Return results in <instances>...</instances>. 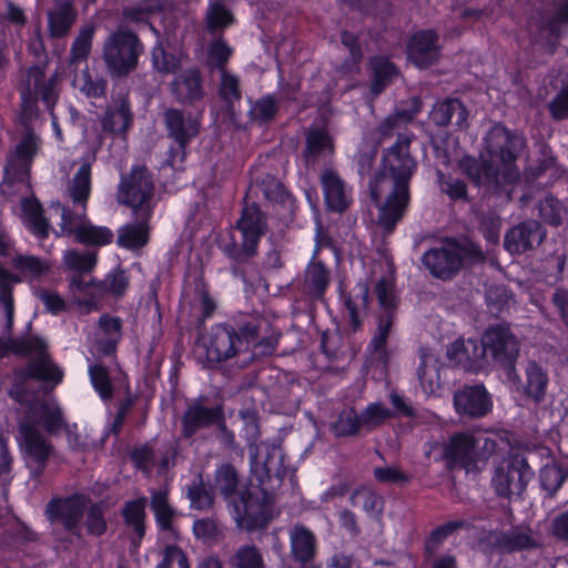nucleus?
Wrapping results in <instances>:
<instances>
[{
	"label": "nucleus",
	"mask_w": 568,
	"mask_h": 568,
	"mask_svg": "<svg viewBox=\"0 0 568 568\" xmlns=\"http://www.w3.org/2000/svg\"><path fill=\"white\" fill-rule=\"evenodd\" d=\"M408 140L399 139L383 156L379 171L369 184L378 207V225L392 232L409 204V181L416 168L408 151Z\"/></svg>",
	"instance_id": "obj_1"
},
{
	"label": "nucleus",
	"mask_w": 568,
	"mask_h": 568,
	"mask_svg": "<svg viewBox=\"0 0 568 568\" xmlns=\"http://www.w3.org/2000/svg\"><path fill=\"white\" fill-rule=\"evenodd\" d=\"M524 145L521 135L509 132L503 125H494L485 138L480 160L465 158L459 166L475 184L500 189L510 199L515 185L520 183L515 160Z\"/></svg>",
	"instance_id": "obj_2"
},
{
	"label": "nucleus",
	"mask_w": 568,
	"mask_h": 568,
	"mask_svg": "<svg viewBox=\"0 0 568 568\" xmlns=\"http://www.w3.org/2000/svg\"><path fill=\"white\" fill-rule=\"evenodd\" d=\"M16 280L7 270L0 266V357L10 352L28 355L32 358L27 368L30 377L53 382L54 385L62 381V371L47 355V345L40 337L27 339H12L14 302L12 297V284Z\"/></svg>",
	"instance_id": "obj_3"
},
{
	"label": "nucleus",
	"mask_w": 568,
	"mask_h": 568,
	"mask_svg": "<svg viewBox=\"0 0 568 568\" xmlns=\"http://www.w3.org/2000/svg\"><path fill=\"white\" fill-rule=\"evenodd\" d=\"M63 426L62 412L54 397L45 396L31 403L19 428V443L29 467L40 470L51 449L38 428L55 433Z\"/></svg>",
	"instance_id": "obj_4"
},
{
	"label": "nucleus",
	"mask_w": 568,
	"mask_h": 568,
	"mask_svg": "<svg viewBox=\"0 0 568 568\" xmlns=\"http://www.w3.org/2000/svg\"><path fill=\"white\" fill-rule=\"evenodd\" d=\"M237 487L235 469L223 465L216 470L214 490L219 491L233 505L232 516L241 529L253 530L261 528L270 520V509L266 501L252 493L234 496Z\"/></svg>",
	"instance_id": "obj_5"
},
{
	"label": "nucleus",
	"mask_w": 568,
	"mask_h": 568,
	"mask_svg": "<svg viewBox=\"0 0 568 568\" xmlns=\"http://www.w3.org/2000/svg\"><path fill=\"white\" fill-rule=\"evenodd\" d=\"M45 514L51 523H61L75 538L81 537V519L84 514V525L89 534L100 536L106 528L101 506L89 507V500L83 495L53 500L48 505Z\"/></svg>",
	"instance_id": "obj_6"
},
{
	"label": "nucleus",
	"mask_w": 568,
	"mask_h": 568,
	"mask_svg": "<svg viewBox=\"0 0 568 568\" xmlns=\"http://www.w3.org/2000/svg\"><path fill=\"white\" fill-rule=\"evenodd\" d=\"M481 250L473 242H457L447 239L439 246L424 253L423 263L435 276L447 280L454 276L463 266L483 261Z\"/></svg>",
	"instance_id": "obj_7"
},
{
	"label": "nucleus",
	"mask_w": 568,
	"mask_h": 568,
	"mask_svg": "<svg viewBox=\"0 0 568 568\" xmlns=\"http://www.w3.org/2000/svg\"><path fill=\"white\" fill-rule=\"evenodd\" d=\"M479 439L471 433H456L443 443L430 445L428 454L435 460H444L449 468H463L467 475H477L485 465L487 455L479 453Z\"/></svg>",
	"instance_id": "obj_8"
},
{
	"label": "nucleus",
	"mask_w": 568,
	"mask_h": 568,
	"mask_svg": "<svg viewBox=\"0 0 568 568\" xmlns=\"http://www.w3.org/2000/svg\"><path fill=\"white\" fill-rule=\"evenodd\" d=\"M40 148L41 139L34 132L27 131L21 136L4 169L3 194L7 196L28 194L31 165Z\"/></svg>",
	"instance_id": "obj_9"
},
{
	"label": "nucleus",
	"mask_w": 568,
	"mask_h": 568,
	"mask_svg": "<svg viewBox=\"0 0 568 568\" xmlns=\"http://www.w3.org/2000/svg\"><path fill=\"white\" fill-rule=\"evenodd\" d=\"M154 183L151 173L144 166L136 165L122 176L118 201L130 206L134 216H152Z\"/></svg>",
	"instance_id": "obj_10"
},
{
	"label": "nucleus",
	"mask_w": 568,
	"mask_h": 568,
	"mask_svg": "<svg viewBox=\"0 0 568 568\" xmlns=\"http://www.w3.org/2000/svg\"><path fill=\"white\" fill-rule=\"evenodd\" d=\"M256 336V327L247 324L237 334L232 327L215 325L202 338L206 357L211 362L226 361L244 351L253 343Z\"/></svg>",
	"instance_id": "obj_11"
},
{
	"label": "nucleus",
	"mask_w": 568,
	"mask_h": 568,
	"mask_svg": "<svg viewBox=\"0 0 568 568\" xmlns=\"http://www.w3.org/2000/svg\"><path fill=\"white\" fill-rule=\"evenodd\" d=\"M480 344V354L485 369L493 365L509 368V377H515L516 382L519 383V378L511 371L518 356L519 347L509 327L504 325L489 327L483 334Z\"/></svg>",
	"instance_id": "obj_12"
},
{
	"label": "nucleus",
	"mask_w": 568,
	"mask_h": 568,
	"mask_svg": "<svg viewBox=\"0 0 568 568\" xmlns=\"http://www.w3.org/2000/svg\"><path fill=\"white\" fill-rule=\"evenodd\" d=\"M532 477L534 471L526 459L519 455H510L495 467L491 485L499 496H518L525 491Z\"/></svg>",
	"instance_id": "obj_13"
},
{
	"label": "nucleus",
	"mask_w": 568,
	"mask_h": 568,
	"mask_svg": "<svg viewBox=\"0 0 568 568\" xmlns=\"http://www.w3.org/2000/svg\"><path fill=\"white\" fill-rule=\"evenodd\" d=\"M142 51L141 43L132 32L118 31L104 44V60L114 75H123L133 70Z\"/></svg>",
	"instance_id": "obj_14"
},
{
	"label": "nucleus",
	"mask_w": 568,
	"mask_h": 568,
	"mask_svg": "<svg viewBox=\"0 0 568 568\" xmlns=\"http://www.w3.org/2000/svg\"><path fill=\"white\" fill-rule=\"evenodd\" d=\"M61 229L73 234L75 241L87 245L103 246L113 240V233L106 226L92 224L84 215L72 216L67 210H62Z\"/></svg>",
	"instance_id": "obj_15"
},
{
	"label": "nucleus",
	"mask_w": 568,
	"mask_h": 568,
	"mask_svg": "<svg viewBox=\"0 0 568 568\" xmlns=\"http://www.w3.org/2000/svg\"><path fill=\"white\" fill-rule=\"evenodd\" d=\"M376 295L379 305L386 311V314L379 317L376 333L369 346L374 352L383 353L389 329L393 325V317L388 312L395 305L394 278L392 274L382 277L377 282Z\"/></svg>",
	"instance_id": "obj_16"
},
{
	"label": "nucleus",
	"mask_w": 568,
	"mask_h": 568,
	"mask_svg": "<svg viewBox=\"0 0 568 568\" xmlns=\"http://www.w3.org/2000/svg\"><path fill=\"white\" fill-rule=\"evenodd\" d=\"M545 236L546 231L537 221H525L507 232L504 245L510 254H523L539 246Z\"/></svg>",
	"instance_id": "obj_17"
},
{
	"label": "nucleus",
	"mask_w": 568,
	"mask_h": 568,
	"mask_svg": "<svg viewBox=\"0 0 568 568\" xmlns=\"http://www.w3.org/2000/svg\"><path fill=\"white\" fill-rule=\"evenodd\" d=\"M454 406L459 415L481 417L490 410L491 400L483 385H471L455 394Z\"/></svg>",
	"instance_id": "obj_18"
},
{
	"label": "nucleus",
	"mask_w": 568,
	"mask_h": 568,
	"mask_svg": "<svg viewBox=\"0 0 568 568\" xmlns=\"http://www.w3.org/2000/svg\"><path fill=\"white\" fill-rule=\"evenodd\" d=\"M265 226L264 216L257 206L246 205L243 209L236 230L241 234L242 250L246 255H252L255 252Z\"/></svg>",
	"instance_id": "obj_19"
},
{
	"label": "nucleus",
	"mask_w": 568,
	"mask_h": 568,
	"mask_svg": "<svg viewBox=\"0 0 568 568\" xmlns=\"http://www.w3.org/2000/svg\"><path fill=\"white\" fill-rule=\"evenodd\" d=\"M439 54L437 36L434 31L416 32L408 45V58L417 68H427Z\"/></svg>",
	"instance_id": "obj_20"
},
{
	"label": "nucleus",
	"mask_w": 568,
	"mask_h": 568,
	"mask_svg": "<svg viewBox=\"0 0 568 568\" xmlns=\"http://www.w3.org/2000/svg\"><path fill=\"white\" fill-rule=\"evenodd\" d=\"M480 351V342L471 338H458L448 347L447 356L455 362V364L463 366L465 369L478 372L485 369Z\"/></svg>",
	"instance_id": "obj_21"
},
{
	"label": "nucleus",
	"mask_w": 568,
	"mask_h": 568,
	"mask_svg": "<svg viewBox=\"0 0 568 568\" xmlns=\"http://www.w3.org/2000/svg\"><path fill=\"white\" fill-rule=\"evenodd\" d=\"M321 181L327 207L336 212L344 211L349 204V195L341 178L334 171L326 170Z\"/></svg>",
	"instance_id": "obj_22"
},
{
	"label": "nucleus",
	"mask_w": 568,
	"mask_h": 568,
	"mask_svg": "<svg viewBox=\"0 0 568 568\" xmlns=\"http://www.w3.org/2000/svg\"><path fill=\"white\" fill-rule=\"evenodd\" d=\"M440 363L433 352L423 351L420 363L417 368V376L422 392L426 396L435 395L440 387Z\"/></svg>",
	"instance_id": "obj_23"
},
{
	"label": "nucleus",
	"mask_w": 568,
	"mask_h": 568,
	"mask_svg": "<svg viewBox=\"0 0 568 568\" xmlns=\"http://www.w3.org/2000/svg\"><path fill=\"white\" fill-rule=\"evenodd\" d=\"M487 546L499 552H513L530 549L537 546L536 540L528 534L511 531L509 534L489 532Z\"/></svg>",
	"instance_id": "obj_24"
},
{
	"label": "nucleus",
	"mask_w": 568,
	"mask_h": 568,
	"mask_svg": "<svg viewBox=\"0 0 568 568\" xmlns=\"http://www.w3.org/2000/svg\"><path fill=\"white\" fill-rule=\"evenodd\" d=\"M344 304L348 313L349 323L353 331H356L362 325V320L366 314L368 304V283L358 282L349 292L344 296Z\"/></svg>",
	"instance_id": "obj_25"
},
{
	"label": "nucleus",
	"mask_w": 568,
	"mask_h": 568,
	"mask_svg": "<svg viewBox=\"0 0 568 568\" xmlns=\"http://www.w3.org/2000/svg\"><path fill=\"white\" fill-rule=\"evenodd\" d=\"M165 122L170 134L183 148L199 132V121L196 119H185L183 114L174 109L165 112Z\"/></svg>",
	"instance_id": "obj_26"
},
{
	"label": "nucleus",
	"mask_w": 568,
	"mask_h": 568,
	"mask_svg": "<svg viewBox=\"0 0 568 568\" xmlns=\"http://www.w3.org/2000/svg\"><path fill=\"white\" fill-rule=\"evenodd\" d=\"M165 122L170 134L183 148L199 132V121L196 119H185L183 114L174 109L165 112Z\"/></svg>",
	"instance_id": "obj_27"
},
{
	"label": "nucleus",
	"mask_w": 568,
	"mask_h": 568,
	"mask_svg": "<svg viewBox=\"0 0 568 568\" xmlns=\"http://www.w3.org/2000/svg\"><path fill=\"white\" fill-rule=\"evenodd\" d=\"M136 222L119 230L118 244L128 250H136L149 241V221L151 216H135Z\"/></svg>",
	"instance_id": "obj_28"
},
{
	"label": "nucleus",
	"mask_w": 568,
	"mask_h": 568,
	"mask_svg": "<svg viewBox=\"0 0 568 568\" xmlns=\"http://www.w3.org/2000/svg\"><path fill=\"white\" fill-rule=\"evenodd\" d=\"M291 550L296 560L306 562L311 560L316 550L314 534L304 526H294L290 531Z\"/></svg>",
	"instance_id": "obj_29"
},
{
	"label": "nucleus",
	"mask_w": 568,
	"mask_h": 568,
	"mask_svg": "<svg viewBox=\"0 0 568 568\" xmlns=\"http://www.w3.org/2000/svg\"><path fill=\"white\" fill-rule=\"evenodd\" d=\"M43 73L39 68H31L28 71V91L22 93V105L24 109L31 104V88L39 93L45 103L51 109L57 100V93L54 91V80H50L48 83L42 82Z\"/></svg>",
	"instance_id": "obj_30"
},
{
	"label": "nucleus",
	"mask_w": 568,
	"mask_h": 568,
	"mask_svg": "<svg viewBox=\"0 0 568 568\" xmlns=\"http://www.w3.org/2000/svg\"><path fill=\"white\" fill-rule=\"evenodd\" d=\"M220 416V409L203 407L200 404L191 405L183 417V433L186 437L192 436L199 429L206 427Z\"/></svg>",
	"instance_id": "obj_31"
},
{
	"label": "nucleus",
	"mask_w": 568,
	"mask_h": 568,
	"mask_svg": "<svg viewBox=\"0 0 568 568\" xmlns=\"http://www.w3.org/2000/svg\"><path fill=\"white\" fill-rule=\"evenodd\" d=\"M172 92L181 102H192L202 97L200 75L196 70L179 74L172 83Z\"/></svg>",
	"instance_id": "obj_32"
},
{
	"label": "nucleus",
	"mask_w": 568,
	"mask_h": 568,
	"mask_svg": "<svg viewBox=\"0 0 568 568\" xmlns=\"http://www.w3.org/2000/svg\"><path fill=\"white\" fill-rule=\"evenodd\" d=\"M146 499L141 498L136 500H132L126 503L123 509V516L126 521V525L130 526L135 536L132 537L131 540V549L132 554L136 552L140 542L144 536V508H145Z\"/></svg>",
	"instance_id": "obj_33"
},
{
	"label": "nucleus",
	"mask_w": 568,
	"mask_h": 568,
	"mask_svg": "<svg viewBox=\"0 0 568 568\" xmlns=\"http://www.w3.org/2000/svg\"><path fill=\"white\" fill-rule=\"evenodd\" d=\"M21 219L23 224L38 237L43 239L49 234V224L42 216L40 204L31 197L21 200Z\"/></svg>",
	"instance_id": "obj_34"
},
{
	"label": "nucleus",
	"mask_w": 568,
	"mask_h": 568,
	"mask_svg": "<svg viewBox=\"0 0 568 568\" xmlns=\"http://www.w3.org/2000/svg\"><path fill=\"white\" fill-rule=\"evenodd\" d=\"M467 110L456 99L438 102L430 112V119L438 125H446L454 118L458 126H464L467 120Z\"/></svg>",
	"instance_id": "obj_35"
},
{
	"label": "nucleus",
	"mask_w": 568,
	"mask_h": 568,
	"mask_svg": "<svg viewBox=\"0 0 568 568\" xmlns=\"http://www.w3.org/2000/svg\"><path fill=\"white\" fill-rule=\"evenodd\" d=\"M131 122L132 114L129 104L125 100H121L108 109L102 125L105 131L120 134L129 129Z\"/></svg>",
	"instance_id": "obj_36"
},
{
	"label": "nucleus",
	"mask_w": 568,
	"mask_h": 568,
	"mask_svg": "<svg viewBox=\"0 0 568 568\" xmlns=\"http://www.w3.org/2000/svg\"><path fill=\"white\" fill-rule=\"evenodd\" d=\"M91 191V165L90 163H82L78 169L74 178L69 185V193L72 201L85 209V202L89 199Z\"/></svg>",
	"instance_id": "obj_37"
},
{
	"label": "nucleus",
	"mask_w": 568,
	"mask_h": 568,
	"mask_svg": "<svg viewBox=\"0 0 568 568\" xmlns=\"http://www.w3.org/2000/svg\"><path fill=\"white\" fill-rule=\"evenodd\" d=\"M75 20V11L71 2L67 1L49 12V30L52 37H62L68 33Z\"/></svg>",
	"instance_id": "obj_38"
},
{
	"label": "nucleus",
	"mask_w": 568,
	"mask_h": 568,
	"mask_svg": "<svg viewBox=\"0 0 568 568\" xmlns=\"http://www.w3.org/2000/svg\"><path fill=\"white\" fill-rule=\"evenodd\" d=\"M526 378L525 393L536 402L544 399L548 385L546 372L538 364L531 362L526 367Z\"/></svg>",
	"instance_id": "obj_39"
},
{
	"label": "nucleus",
	"mask_w": 568,
	"mask_h": 568,
	"mask_svg": "<svg viewBox=\"0 0 568 568\" xmlns=\"http://www.w3.org/2000/svg\"><path fill=\"white\" fill-rule=\"evenodd\" d=\"M72 85L87 98H100L105 92V81L99 77H92L88 65L75 72Z\"/></svg>",
	"instance_id": "obj_40"
},
{
	"label": "nucleus",
	"mask_w": 568,
	"mask_h": 568,
	"mask_svg": "<svg viewBox=\"0 0 568 568\" xmlns=\"http://www.w3.org/2000/svg\"><path fill=\"white\" fill-rule=\"evenodd\" d=\"M540 219L552 226L560 225L568 216V209L550 194H546L538 205Z\"/></svg>",
	"instance_id": "obj_41"
},
{
	"label": "nucleus",
	"mask_w": 568,
	"mask_h": 568,
	"mask_svg": "<svg viewBox=\"0 0 568 568\" xmlns=\"http://www.w3.org/2000/svg\"><path fill=\"white\" fill-rule=\"evenodd\" d=\"M329 283L327 268L318 261L313 260L305 272V284L311 294L321 296Z\"/></svg>",
	"instance_id": "obj_42"
},
{
	"label": "nucleus",
	"mask_w": 568,
	"mask_h": 568,
	"mask_svg": "<svg viewBox=\"0 0 568 568\" xmlns=\"http://www.w3.org/2000/svg\"><path fill=\"white\" fill-rule=\"evenodd\" d=\"M233 568H265L264 557L254 545L239 547L230 559Z\"/></svg>",
	"instance_id": "obj_43"
},
{
	"label": "nucleus",
	"mask_w": 568,
	"mask_h": 568,
	"mask_svg": "<svg viewBox=\"0 0 568 568\" xmlns=\"http://www.w3.org/2000/svg\"><path fill=\"white\" fill-rule=\"evenodd\" d=\"M371 67L373 70L371 90L374 95H377L389 83L393 77L396 75V69L386 58L382 57L374 58L371 61Z\"/></svg>",
	"instance_id": "obj_44"
},
{
	"label": "nucleus",
	"mask_w": 568,
	"mask_h": 568,
	"mask_svg": "<svg viewBox=\"0 0 568 568\" xmlns=\"http://www.w3.org/2000/svg\"><path fill=\"white\" fill-rule=\"evenodd\" d=\"M12 266L20 272L24 278H39L50 270V265L34 256L18 255L12 260Z\"/></svg>",
	"instance_id": "obj_45"
},
{
	"label": "nucleus",
	"mask_w": 568,
	"mask_h": 568,
	"mask_svg": "<svg viewBox=\"0 0 568 568\" xmlns=\"http://www.w3.org/2000/svg\"><path fill=\"white\" fill-rule=\"evenodd\" d=\"M152 61L158 71L175 73L182 65L183 54L181 52L168 51L160 43L152 51Z\"/></svg>",
	"instance_id": "obj_46"
},
{
	"label": "nucleus",
	"mask_w": 568,
	"mask_h": 568,
	"mask_svg": "<svg viewBox=\"0 0 568 568\" xmlns=\"http://www.w3.org/2000/svg\"><path fill=\"white\" fill-rule=\"evenodd\" d=\"M63 263L71 271L90 272L97 263V254L93 251L68 250L63 254Z\"/></svg>",
	"instance_id": "obj_47"
},
{
	"label": "nucleus",
	"mask_w": 568,
	"mask_h": 568,
	"mask_svg": "<svg viewBox=\"0 0 568 568\" xmlns=\"http://www.w3.org/2000/svg\"><path fill=\"white\" fill-rule=\"evenodd\" d=\"M234 22L231 11L219 0L211 1L206 11V24L210 31H219Z\"/></svg>",
	"instance_id": "obj_48"
},
{
	"label": "nucleus",
	"mask_w": 568,
	"mask_h": 568,
	"mask_svg": "<svg viewBox=\"0 0 568 568\" xmlns=\"http://www.w3.org/2000/svg\"><path fill=\"white\" fill-rule=\"evenodd\" d=\"M220 98L225 103L227 112L233 113L235 104L241 99V91L239 88V79L222 70L221 72V85H220Z\"/></svg>",
	"instance_id": "obj_49"
},
{
	"label": "nucleus",
	"mask_w": 568,
	"mask_h": 568,
	"mask_svg": "<svg viewBox=\"0 0 568 568\" xmlns=\"http://www.w3.org/2000/svg\"><path fill=\"white\" fill-rule=\"evenodd\" d=\"M541 487L549 495L555 494L568 477V470L558 464H547L540 470Z\"/></svg>",
	"instance_id": "obj_50"
},
{
	"label": "nucleus",
	"mask_w": 568,
	"mask_h": 568,
	"mask_svg": "<svg viewBox=\"0 0 568 568\" xmlns=\"http://www.w3.org/2000/svg\"><path fill=\"white\" fill-rule=\"evenodd\" d=\"M151 504L159 527L164 530L171 529L174 510L168 504L166 491L159 490L154 493Z\"/></svg>",
	"instance_id": "obj_51"
},
{
	"label": "nucleus",
	"mask_w": 568,
	"mask_h": 568,
	"mask_svg": "<svg viewBox=\"0 0 568 568\" xmlns=\"http://www.w3.org/2000/svg\"><path fill=\"white\" fill-rule=\"evenodd\" d=\"M362 427H364L362 416H358L353 408L342 410L337 420L333 424V430L336 436L354 435Z\"/></svg>",
	"instance_id": "obj_52"
},
{
	"label": "nucleus",
	"mask_w": 568,
	"mask_h": 568,
	"mask_svg": "<svg viewBox=\"0 0 568 568\" xmlns=\"http://www.w3.org/2000/svg\"><path fill=\"white\" fill-rule=\"evenodd\" d=\"M352 504L355 507L362 508L369 515H378L383 509V499L368 488L357 489L352 498Z\"/></svg>",
	"instance_id": "obj_53"
},
{
	"label": "nucleus",
	"mask_w": 568,
	"mask_h": 568,
	"mask_svg": "<svg viewBox=\"0 0 568 568\" xmlns=\"http://www.w3.org/2000/svg\"><path fill=\"white\" fill-rule=\"evenodd\" d=\"M331 149L332 140L326 130L312 129L308 132L305 151L307 160L314 159L326 151H331Z\"/></svg>",
	"instance_id": "obj_54"
},
{
	"label": "nucleus",
	"mask_w": 568,
	"mask_h": 568,
	"mask_svg": "<svg viewBox=\"0 0 568 568\" xmlns=\"http://www.w3.org/2000/svg\"><path fill=\"white\" fill-rule=\"evenodd\" d=\"M99 325L105 339V345L102 349L104 353H111L121 337V321L118 317L103 315L99 321Z\"/></svg>",
	"instance_id": "obj_55"
},
{
	"label": "nucleus",
	"mask_w": 568,
	"mask_h": 568,
	"mask_svg": "<svg viewBox=\"0 0 568 568\" xmlns=\"http://www.w3.org/2000/svg\"><path fill=\"white\" fill-rule=\"evenodd\" d=\"M93 34V26H85L80 30L72 45L71 63L81 62L87 59L91 50Z\"/></svg>",
	"instance_id": "obj_56"
},
{
	"label": "nucleus",
	"mask_w": 568,
	"mask_h": 568,
	"mask_svg": "<svg viewBox=\"0 0 568 568\" xmlns=\"http://www.w3.org/2000/svg\"><path fill=\"white\" fill-rule=\"evenodd\" d=\"M362 424L365 428H373L392 417V412L382 403L368 405L363 413Z\"/></svg>",
	"instance_id": "obj_57"
},
{
	"label": "nucleus",
	"mask_w": 568,
	"mask_h": 568,
	"mask_svg": "<svg viewBox=\"0 0 568 568\" xmlns=\"http://www.w3.org/2000/svg\"><path fill=\"white\" fill-rule=\"evenodd\" d=\"M90 379L94 387V389L98 392L100 397L103 400H106L111 398L112 396V389L108 376V372L104 367L101 365H92L89 368Z\"/></svg>",
	"instance_id": "obj_58"
},
{
	"label": "nucleus",
	"mask_w": 568,
	"mask_h": 568,
	"mask_svg": "<svg viewBox=\"0 0 568 568\" xmlns=\"http://www.w3.org/2000/svg\"><path fill=\"white\" fill-rule=\"evenodd\" d=\"M190 304L191 312L200 321H204L206 317L211 316L215 308L214 302L203 288H200L195 292Z\"/></svg>",
	"instance_id": "obj_59"
},
{
	"label": "nucleus",
	"mask_w": 568,
	"mask_h": 568,
	"mask_svg": "<svg viewBox=\"0 0 568 568\" xmlns=\"http://www.w3.org/2000/svg\"><path fill=\"white\" fill-rule=\"evenodd\" d=\"M464 525L465 521L463 520H454L437 527L426 541L427 551H435L449 535Z\"/></svg>",
	"instance_id": "obj_60"
},
{
	"label": "nucleus",
	"mask_w": 568,
	"mask_h": 568,
	"mask_svg": "<svg viewBox=\"0 0 568 568\" xmlns=\"http://www.w3.org/2000/svg\"><path fill=\"white\" fill-rule=\"evenodd\" d=\"M440 190L449 196L450 200H467L466 184L463 180L454 176L439 175Z\"/></svg>",
	"instance_id": "obj_61"
},
{
	"label": "nucleus",
	"mask_w": 568,
	"mask_h": 568,
	"mask_svg": "<svg viewBox=\"0 0 568 568\" xmlns=\"http://www.w3.org/2000/svg\"><path fill=\"white\" fill-rule=\"evenodd\" d=\"M268 452V446L264 443L250 445L251 468L258 477L268 476L271 468L268 459L260 456L261 453Z\"/></svg>",
	"instance_id": "obj_62"
},
{
	"label": "nucleus",
	"mask_w": 568,
	"mask_h": 568,
	"mask_svg": "<svg viewBox=\"0 0 568 568\" xmlns=\"http://www.w3.org/2000/svg\"><path fill=\"white\" fill-rule=\"evenodd\" d=\"M158 568H189V562L180 548L168 546Z\"/></svg>",
	"instance_id": "obj_63"
},
{
	"label": "nucleus",
	"mask_w": 568,
	"mask_h": 568,
	"mask_svg": "<svg viewBox=\"0 0 568 568\" xmlns=\"http://www.w3.org/2000/svg\"><path fill=\"white\" fill-rule=\"evenodd\" d=\"M549 111L554 119L561 120L568 116V82L562 85L549 104Z\"/></svg>",
	"instance_id": "obj_64"
}]
</instances>
